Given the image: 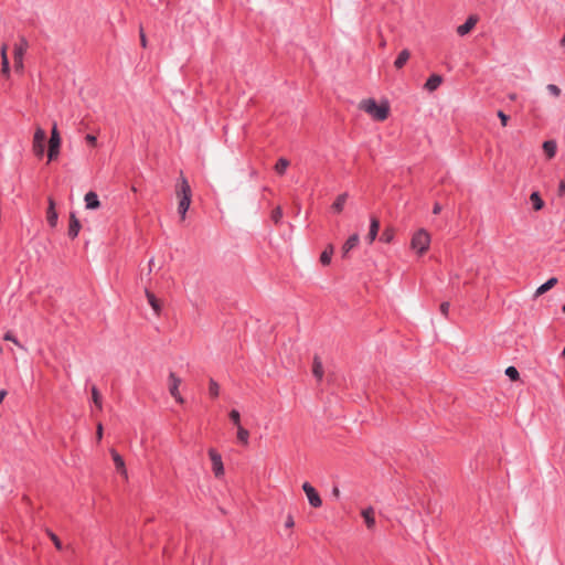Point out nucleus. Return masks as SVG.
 I'll return each mask as SVG.
<instances>
[{
    "mask_svg": "<svg viewBox=\"0 0 565 565\" xmlns=\"http://www.w3.org/2000/svg\"><path fill=\"white\" fill-rule=\"evenodd\" d=\"M175 195L179 200L178 212L181 220H185L186 212L191 204L192 191L186 178L181 174L175 184Z\"/></svg>",
    "mask_w": 565,
    "mask_h": 565,
    "instance_id": "1",
    "label": "nucleus"
},
{
    "mask_svg": "<svg viewBox=\"0 0 565 565\" xmlns=\"http://www.w3.org/2000/svg\"><path fill=\"white\" fill-rule=\"evenodd\" d=\"M359 108L377 121H384L390 115V105L386 100L377 104L375 99L366 98L360 102Z\"/></svg>",
    "mask_w": 565,
    "mask_h": 565,
    "instance_id": "2",
    "label": "nucleus"
},
{
    "mask_svg": "<svg viewBox=\"0 0 565 565\" xmlns=\"http://www.w3.org/2000/svg\"><path fill=\"white\" fill-rule=\"evenodd\" d=\"M430 242V234L425 228H419L411 238V248L422 256L429 249Z\"/></svg>",
    "mask_w": 565,
    "mask_h": 565,
    "instance_id": "3",
    "label": "nucleus"
},
{
    "mask_svg": "<svg viewBox=\"0 0 565 565\" xmlns=\"http://www.w3.org/2000/svg\"><path fill=\"white\" fill-rule=\"evenodd\" d=\"M61 137L56 124L53 125L49 139L47 157L50 161L56 160L60 154Z\"/></svg>",
    "mask_w": 565,
    "mask_h": 565,
    "instance_id": "4",
    "label": "nucleus"
},
{
    "mask_svg": "<svg viewBox=\"0 0 565 565\" xmlns=\"http://www.w3.org/2000/svg\"><path fill=\"white\" fill-rule=\"evenodd\" d=\"M28 41L24 38H21L19 43L14 44L13 47V58H14V67L17 72H22L23 70V56L28 50Z\"/></svg>",
    "mask_w": 565,
    "mask_h": 565,
    "instance_id": "5",
    "label": "nucleus"
},
{
    "mask_svg": "<svg viewBox=\"0 0 565 565\" xmlns=\"http://www.w3.org/2000/svg\"><path fill=\"white\" fill-rule=\"evenodd\" d=\"M45 139H46V132L44 131V129H42L41 127H36L34 136H33V141H32V150H33L34 154L39 158L43 157V154H44Z\"/></svg>",
    "mask_w": 565,
    "mask_h": 565,
    "instance_id": "6",
    "label": "nucleus"
},
{
    "mask_svg": "<svg viewBox=\"0 0 565 565\" xmlns=\"http://www.w3.org/2000/svg\"><path fill=\"white\" fill-rule=\"evenodd\" d=\"M182 380L174 373L170 372L168 376V390L170 395L180 404L184 403L183 397L179 392V386L181 385Z\"/></svg>",
    "mask_w": 565,
    "mask_h": 565,
    "instance_id": "7",
    "label": "nucleus"
},
{
    "mask_svg": "<svg viewBox=\"0 0 565 565\" xmlns=\"http://www.w3.org/2000/svg\"><path fill=\"white\" fill-rule=\"evenodd\" d=\"M209 457L212 462V470H213L215 478H222L224 476L225 471H224V465H223L221 455L217 452L216 449L210 448Z\"/></svg>",
    "mask_w": 565,
    "mask_h": 565,
    "instance_id": "8",
    "label": "nucleus"
},
{
    "mask_svg": "<svg viewBox=\"0 0 565 565\" xmlns=\"http://www.w3.org/2000/svg\"><path fill=\"white\" fill-rule=\"evenodd\" d=\"M302 490L306 493L309 504L311 507L320 508L322 505V500L318 491L309 482H305L302 484Z\"/></svg>",
    "mask_w": 565,
    "mask_h": 565,
    "instance_id": "9",
    "label": "nucleus"
},
{
    "mask_svg": "<svg viewBox=\"0 0 565 565\" xmlns=\"http://www.w3.org/2000/svg\"><path fill=\"white\" fill-rule=\"evenodd\" d=\"M478 17L470 15L467 21L457 28V33L461 36L468 34L477 24Z\"/></svg>",
    "mask_w": 565,
    "mask_h": 565,
    "instance_id": "10",
    "label": "nucleus"
},
{
    "mask_svg": "<svg viewBox=\"0 0 565 565\" xmlns=\"http://www.w3.org/2000/svg\"><path fill=\"white\" fill-rule=\"evenodd\" d=\"M57 218H58V215L55 210V201L52 198H49V206L46 210V220L52 227H55L57 224Z\"/></svg>",
    "mask_w": 565,
    "mask_h": 565,
    "instance_id": "11",
    "label": "nucleus"
},
{
    "mask_svg": "<svg viewBox=\"0 0 565 565\" xmlns=\"http://www.w3.org/2000/svg\"><path fill=\"white\" fill-rule=\"evenodd\" d=\"M348 199L349 194L347 192L339 194L331 205V211L335 214L342 213Z\"/></svg>",
    "mask_w": 565,
    "mask_h": 565,
    "instance_id": "12",
    "label": "nucleus"
},
{
    "mask_svg": "<svg viewBox=\"0 0 565 565\" xmlns=\"http://www.w3.org/2000/svg\"><path fill=\"white\" fill-rule=\"evenodd\" d=\"M110 454L116 466V469L120 472L121 476H124L127 479L128 473L122 457L115 449H111Z\"/></svg>",
    "mask_w": 565,
    "mask_h": 565,
    "instance_id": "13",
    "label": "nucleus"
},
{
    "mask_svg": "<svg viewBox=\"0 0 565 565\" xmlns=\"http://www.w3.org/2000/svg\"><path fill=\"white\" fill-rule=\"evenodd\" d=\"M84 201L86 209L88 210H97L100 206L98 195L93 191H89L85 194Z\"/></svg>",
    "mask_w": 565,
    "mask_h": 565,
    "instance_id": "14",
    "label": "nucleus"
},
{
    "mask_svg": "<svg viewBox=\"0 0 565 565\" xmlns=\"http://www.w3.org/2000/svg\"><path fill=\"white\" fill-rule=\"evenodd\" d=\"M362 518L364 519L365 525L369 530H374L375 527V516L373 508H366L361 512Z\"/></svg>",
    "mask_w": 565,
    "mask_h": 565,
    "instance_id": "15",
    "label": "nucleus"
},
{
    "mask_svg": "<svg viewBox=\"0 0 565 565\" xmlns=\"http://www.w3.org/2000/svg\"><path fill=\"white\" fill-rule=\"evenodd\" d=\"M323 373L324 371L322 361L318 355H315L312 361V374L318 381H321L323 377Z\"/></svg>",
    "mask_w": 565,
    "mask_h": 565,
    "instance_id": "16",
    "label": "nucleus"
},
{
    "mask_svg": "<svg viewBox=\"0 0 565 565\" xmlns=\"http://www.w3.org/2000/svg\"><path fill=\"white\" fill-rule=\"evenodd\" d=\"M558 280L556 277H552L550 278L546 282H544L543 285H541L536 290H535V294H534V297L537 298L540 296H542L543 294L547 292L548 290H551L553 287H555L557 285Z\"/></svg>",
    "mask_w": 565,
    "mask_h": 565,
    "instance_id": "17",
    "label": "nucleus"
},
{
    "mask_svg": "<svg viewBox=\"0 0 565 565\" xmlns=\"http://www.w3.org/2000/svg\"><path fill=\"white\" fill-rule=\"evenodd\" d=\"M79 230H81V223L76 218L75 214L72 213L70 215L68 236L71 238H75L78 235Z\"/></svg>",
    "mask_w": 565,
    "mask_h": 565,
    "instance_id": "18",
    "label": "nucleus"
},
{
    "mask_svg": "<svg viewBox=\"0 0 565 565\" xmlns=\"http://www.w3.org/2000/svg\"><path fill=\"white\" fill-rule=\"evenodd\" d=\"M380 230V221L376 217L371 218L369 234L366 236L370 244L374 242Z\"/></svg>",
    "mask_w": 565,
    "mask_h": 565,
    "instance_id": "19",
    "label": "nucleus"
},
{
    "mask_svg": "<svg viewBox=\"0 0 565 565\" xmlns=\"http://www.w3.org/2000/svg\"><path fill=\"white\" fill-rule=\"evenodd\" d=\"M360 237L358 234H352L342 246V254L345 257L348 253L359 244Z\"/></svg>",
    "mask_w": 565,
    "mask_h": 565,
    "instance_id": "20",
    "label": "nucleus"
},
{
    "mask_svg": "<svg viewBox=\"0 0 565 565\" xmlns=\"http://www.w3.org/2000/svg\"><path fill=\"white\" fill-rule=\"evenodd\" d=\"M443 77L440 75L434 74L427 79L425 88L429 92H434L440 86Z\"/></svg>",
    "mask_w": 565,
    "mask_h": 565,
    "instance_id": "21",
    "label": "nucleus"
},
{
    "mask_svg": "<svg viewBox=\"0 0 565 565\" xmlns=\"http://www.w3.org/2000/svg\"><path fill=\"white\" fill-rule=\"evenodd\" d=\"M542 147H543L544 153L546 154V157L548 159H552V158L555 157L557 146H556V142L554 140L544 141Z\"/></svg>",
    "mask_w": 565,
    "mask_h": 565,
    "instance_id": "22",
    "label": "nucleus"
},
{
    "mask_svg": "<svg viewBox=\"0 0 565 565\" xmlns=\"http://www.w3.org/2000/svg\"><path fill=\"white\" fill-rule=\"evenodd\" d=\"M411 57V52L408 50H403L398 56L396 57L395 62H394V66L397 68V70H401L402 67H404V65L407 63V61L409 60Z\"/></svg>",
    "mask_w": 565,
    "mask_h": 565,
    "instance_id": "23",
    "label": "nucleus"
},
{
    "mask_svg": "<svg viewBox=\"0 0 565 565\" xmlns=\"http://www.w3.org/2000/svg\"><path fill=\"white\" fill-rule=\"evenodd\" d=\"M146 297H147L148 302H149V305L151 306V308L154 310V312H156L157 315H159V313H160V311H161V305H160L159 300H158V299L156 298V296H154L151 291H149L148 289H146Z\"/></svg>",
    "mask_w": 565,
    "mask_h": 565,
    "instance_id": "24",
    "label": "nucleus"
},
{
    "mask_svg": "<svg viewBox=\"0 0 565 565\" xmlns=\"http://www.w3.org/2000/svg\"><path fill=\"white\" fill-rule=\"evenodd\" d=\"M333 245H328L326 249L320 255V263L324 266L329 265L331 262V257L333 255Z\"/></svg>",
    "mask_w": 565,
    "mask_h": 565,
    "instance_id": "25",
    "label": "nucleus"
},
{
    "mask_svg": "<svg viewBox=\"0 0 565 565\" xmlns=\"http://www.w3.org/2000/svg\"><path fill=\"white\" fill-rule=\"evenodd\" d=\"M289 166H290V161L288 159L280 158L276 162L274 169H275L277 174L282 175V174H285V172H286V170L288 169Z\"/></svg>",
    "mask_w": 565,
    "mask_h": 565,
    "instance_id": "26",
    "label": "nucleus"
},
{
    "mask_svg": "<svg viewBox=\"0 0 565 565\" xmlns=\"http://www.w3.org/2000/svg\"><path fill=\"white\" fill-rule=\"evenodd\" d=\"M237 439L241 444L247 445L249 439V431L245 429L242 425L237 427Z\"/></svg>",
    "mask_w": 565,
    "mask_h": 565,
    "instance_id": "27",
    "label": "nucleus"
},
{
    "mask_svg": "<svg viewBox=\"0 0 565 565\" xmlns=\"http://www.w3.org/2000/svg\"><path fill=\"white\" fill-rule=\"evenodd\" d=\"M530 200H531V202H532V204H533V209H534L535 211H540V210H542V209H543V206H544V202H543V200L541 199V196H540L539 192H533V193L531 194V196H530Z\"/></svg>",
    "mask_w": 565,
    "mask_h": 565,
    "instance_id": "28",
    "label": "nucleus"
},
{
    "mask_svg": "<svg viewBox=\"0 0 565 565\" xmlns=\"http://www.w3.org/2000/svg\"><path fill=\"white\" fill-rule=\"evenodd\" d=\"M209 393L212 398H216L220 394V385L213 379L209 381Z\"/></svg>",
    "mask_w": 565,
    "mask_h": 565,
    "instance_id": "29",
    "label": "nucleus"
},
{
    "mask_svg": "<svg viewBox=\"0 0 565 565\" xmlns=\"http://www.w3.org/2000/svg\"><path fill=\"white\" fill-rule=\"evenodd\" d=\"M3 339H4L6 341H10V342H12L14 345H17L18 348H20L21 350H26V349L24 348V345H22V344L20 343V341L14 337V334H13L11 331H8V332L4 334Z\"/></svg>",
    "mask_w": 565,
    "mask_h": 565,
    "instance_id": "30",
    "label": "nucleus"
},
{
    "mask_svg": "<svg viewBox=\"0 0 565 565\" xmlns=\"http://www.w3.org/2000/svg\"><path fill=\"white\" fill-rule=\"evenodd\" d=\"M92 398H93V402L96 405V407L98 409H102V406H103V404H102V396H100L98 390L95 386L92 388Z\"/></svg>",
    "mask_w": 565,
    "mask_h": 565,
    "instance_id": "31",
    "label": "nucleus"
},
{
    "mask_svg": "<svg viewBox=\"0 0 565 565\" xmlns=\"http://www.w3.org/2000/svg\"><path fill=\"white\" fill-rule=\"evenodd\" d=\"M505 375L511 380V381H518L520 379V374H519V371L514 367V366H509L505 369Z\"/></svg>",
    "mask_w": 565,
    "mask_h": 565,
    "instance_id": "32",
    "label": "nucleus"
},
{
    "mask_svg": "<svg viewBox=\"0 0 565 565\" xmlns=\"http://www.w3.org/2000/svg\"><path fill=\"white\" fill-rule=\"evenodd\" d=\"M281 217H282V210L280 206H277L271 212V220L274 221V223L278 224L280 222Z\"/></svg>",
    "mask_w": 565,
    "mask_h": 565,
    "instance_id": "33",
    "label": "nucleus"
},
{
    "mask_svg": "<svg viewBox=\"0 0 565 565\" xmlns=\"http://www.w3.org/2000/svg\"><path fill=\"white\" fill-rule=\"evenodd\" d=\"M230 418L233 422V424L236 426V428L238 427V425H241V415H239L238 411L232 409L230 412Z\"/></svg>",
    "mask_w": 565,
    "mask_h": 565,
    "instance_id": "34",
    "label": "nucleus"
},
{
    "mask_svg": "<svg viewBox=\"0 0 565 565\" xmlns=\"http://www.w3.org/2000/svg\"><path fill=\"white\" fill-rule=\"evenodd\" d=\"M1 74L6 77L10 76L9 58L1 60Z\"/></svg>",
    "mask_w": 565,
    "mask_h": 565,
    "instance_id": "35",
    "label": "nucleus"
},
{
    "mask_svg": "<svg viewBox=\"0 0 565 565\" xmlns=\"http://www.w3.org/2000/svg\"><path fill=\"white\" fill-rule=\"evenodd\" d=\"M546 89L554 97H559V95L562 93L561 88L557 85H554V84H548L546 86Z\"/></svg>",
    "mask_w": 565,
    "mask_h": 565,
    "instance_id": "36",
    "label": "nucleus"
},
{
    "mask_svg": "<svg viewBox=\"0 0 565 565\" xmlns=\"http://www.w3.org/2000/svg\"><path fill=\"white\" fill-rule=\"evenodd\" d=\"M46 533H47L49 537L52 540V542L54 543L55 547L57 550H62V542L60 541V539L50 530H46Z\"/></svg>",
    "mask_w": 565,
    "mask_h": 565,
    "instance_id": "37",
    "label": "nucleus"
},
{
    "mask_svg": "<svg viewBox=\"0 0 565 565\" xmlns=\"http://www.w3.org/2000/svg\"><path fill=\"white\" fill-rule=\"evenodd\" d=\"M381 239L385 243H391L393 239V231L392 230H385L381 236Z\"/></svg>",
    "mask_w": 565,
    "mask_h": 565,
    "instance_id": "38",
    "label": "nucleus"
},
{
    "mask_svg": "<svg viewBox=\"0 0 565 565\" xmlns=\"http://www.w3.org/2000/svg\"><path fill=\"white\" fill-rule=\"evenodd\" d=\"M497 115L500 118L501 125L505 127L509 121V116L505 115L502 110H499Z\"/></svg>",
    "mask_w": 565,
    "mask_h": 565,
    "instance_id": "39",
    "label": "nucleus"
},
{
    "mask_svg": "<svg viewBox=\"0 0 565 565\" xmlns=\"http://www.w3.org/2000/svg\"><path fill=\"white\" fill-rule=\"evenodd\" d=\"M449 307H450V303L449 302H443L440 305V311L444 316H448V311H449Z\"/></svg>",
    "mask_w": 565,
    "mask_h": 565,
    "instance_id": "40",
    "label": "nucleus"
},
{
    "mask_svg": "<svg viewBox=\"0 0 565 565\" xmlns=\"http://www.w3.org/2000/svg\"><path fill=\"white\" fill-rule=\"evenodd\" d=\"M139 35H140V43H141V45L143 47H146L147 46V38H146V34H145L142 28H140Z\"/></svg>",
    "mask_w": 565,
    "mask_h": 565,
    "instance_id": "41",
    "label": "nucleus"
},
{
    "mask_svg": "<svg viewBox=\"0 0 565 565\" xmlns=\"http://www.w3.org/2000/svg\"><path fill=\"white\" fill-rule=\"evenodd\" d=\"M96 438L98 441L103 438V425L100 423L96 427Z\"/></svg>",
    "mask_w": 565,
    "mask_h": 565,
    "instance_id": "42",
    "label": "nucleus"
},
{
    "mask_svg": "<svg viewBox=\"0 0 565 565\" xmlns=\"http://www.w3.org/2000/svg\"><path fill=\"white\" fill-rule=\"evenodd\" d=\"M294 525H295V521H294L292 515H290V514L287 515L285 526L288 529H291Z\"/></svg>",
    "mask_w": 565,
    "mask_h": 565,
    "instance_id": "43",
    "label": "nucleus"
},
{
    "mask_svg": "<svg viewBox=\"0 0 565 565\" xmlns=\"http://www.w3.org/2000/svg\"><path fill=\"white\" fill-rule=\"evenodd\" d=\"M1 60L8 58V45L2 44L0 50Z\"/></svg>",
    "mask_w": 565,
    "mask_h": 565,
    "instance_id": "44",
    "label": "nucleus"
},
{
    "mask_svg": "<svg viewBox=\"0 0 565 565\" xmlns=\"http://www.w3.org/2000/svg\"><path fill=\"white\" fill-rule=\"evenodd\" d=\"M85 139L89 145L96 146L97 140L94 135H86Z\"/></svg>",
    "mask_w": 565,
    "mask_h": 565,
    "instance_id": "45",
    "label": "nucleus"
},
{
    "mask_svg": "<svg viewBox=\"0 0 565 565\" xmlns=\"http://www.w3.org/2000/svg\"><path fill=\"white\" fill-rule=\"evenodd\" d=\"M558 194L564 195L565 194V180H562L558 185Z\"/></svg>",
    "mask_w": 565,
    "mask_h": 565,
    "instance_id": "46",
    "label": "nucleus"
},
{
    "mask_svg": "<svg viewBox=\"0 0 565 565\" xmlns=\"http://www.w3.org/2000/svg\"><path fill=\"white\" fill-rule=\"evenodd\" d=\"M440 211H441V205L439 203H435L434 209H433V213L434 214H439Z\"/></svg>",
    "mask_w": 565,
    "mask_h": 565,
    "instance_id": "47",
    "label": "nucleus"
},
{
    "mask_svg": "<svg viewBox=\"0 0 565 565\" xmlns=\"http://www.w3.org/2000/svg\"><path fill=\"white\" fill-rule=\"evenodd\" d=\"M332 494H333L335 498H339V497H340V490H339V488L334 487V488L332 489Z\"/></svg>",
    "mask_w": 565,
    "mask_h": 565,
    "instance_id": "48",
    "label": "nucleus"
},
{
    "mask_svg": "<svg viewBox=\"0 0 565 565\" xmlns=\"http://www.w3.org/2000/svg\"><path fill=\"white\" fill-rule=\"evenodd\" d=\"M6 396H7V391L1 390V391H0V403H2V402H3V399H4V397H6Z\"/></svg>",
    "mask_w": 565,
    "mask_h": 565,
    "instance_id": "49",
    "label": "nucleus"
},
{
    "mask_svg": "<svg viewBox=\"0 0 565 565\" xmlns=\"http://www.w3.org/2000/svg\"><path fill=\"white\" fill-rule=\"evenodd\" d=\"M153 267H154V259H153V258H151V259L149 260V271H151Z\"/></svg>",
    "mask_w": 565,
    "mask_h": 565,
    "instance_id": "50",
    "label": "nucleus"
},
{
    "mask_svg": "<svg viewBox=\"0 0 565 565\" xmlns=\"http://www.w3.org/2000/svg\"><path fill=\"white\" fill-rule=\"evenodd\" d=\"M380 46H381L382 49H384V47L386 46V41H385V39H383V38L381 39V41H380Z\"/></svg>",
    "mask_w": 565,
    "mask_h": 565,
    "instance_id": "51",
    "label": "nucleus"
},
{
    "mask_svg": "<svg viewBox=\"0 0 565 565\" xmlns=\"http://www.w3.org/2000/svg\"><path fill=\"white\" fill-rule=\"evenodd\" d=\"M561 45H562V46H565V33H564V36H563V38H562V40H561Z\"/></svg>",
    "mask_w": 565,
    "mask_h": 565,
    "instance_id": "52",
    "label": "nucleus"
},
{
    "mask_svg": "<svg viewBox=\"0 0 565 565\" xmlns=\"http://www.w3.org/2000/svg\"><path fill=\"white\" fill-rule=\"evenodd\" d=\"M562 356L565 358V347H564V350L562 352Z\"/></svg>",
    "mask_w": 565,
    "mask_h": 565,
    "instance_id": "53",
    "label": "nucleus"
},
{
    "mask_svg": "<svg viewBox=\"0 0 565 565\" xmlns=\"http://www.w3.org/2000/svg\"><path fill=\"white\" fill-rule=\"evenodd\" d=\"M563 312H565V305L562 307Z\"/></svg>",
    "mask_w": 565,
    "mask_h": 565,
    "instance_id": "54",
    "label": "nucleus"
}]
</instances>
